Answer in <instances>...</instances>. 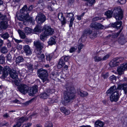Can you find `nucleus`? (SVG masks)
I'll return each mask as SVG.
<instances>
[{"label":"nucleus","instance_id":"obj_42","mask_svg":"<svg viewBox=\"0 0 127 127\" xmlns=\"http://www.w3.org/2000/svg\"><path fill=\"white\" fill-rule=\"evenodd\" d=\"M97 29H101L103 28L104 26L100 23H97Z\"/></svg>","mask_w":127,"mask_h":127},{"label":"nucleus","instance_id":"obj_52","mask_svg":"<svg viewBox=\"0 0 127 127\" xmlns=\"http://www.w3.org/2000/svg\"><path fill=\"white\" fill-rule=\"evenodd\" d=\"M110 80L111 81L115 80L116 79V77L114 75L111 76L109 78Z\"/></svg>","mask_w":127,"mask_h":127},{"label":"nucleus","instance_id":"obj_59","mask_svg":"<svg viewBox=\"0 0 127 127\" xmlns=\"http://www.w3.org/2000/svg\"><path fill=\"white\" fill-rule=\"evenodd\" d=\"M119 1L121 4H124L126 2V0H119Z\"/></svg>","mask_w":127,"mask_h":127},{"label":"nucleus","instance_id":"obj_22","mask_svg":"<svg viewBox=\"0 0 127 127\" xmlns=\"http://www.w3.org/2000/svg\"><path fill=\"white\" fill-rule=\"evenodd\" d=\"M62 112L66 115H68L70 113V111L64 107H61L60 108Z\"/></svg>","mask_w":127,"mask_h":127},{"label":"nucleus","instance_id":"obj_18","mask_svg":"<svg viewBox=\"0 0 127 127\" xmlns=\"http://www.w3.org/2000/svg\"><path fill=\"white\" fill-rule=\"evenodd\" d=\"M119 59L115 58L113 59L109 63V64L111 67H113L118 65L117 63L119 62Z\"/></svg>","mask_w":127,"mask_h":127},{"label":"nucleus","instance_id":"obj_61","mask_svg":"<svg viewBox=\"0 0 127 127\" xmlns=\"http://www.w3.org/2000/svg\"><path fill=\"white\" fill-rule=\"evenodd\" d=\"M3 43V41L1 39H0V49L2 46Z\"/></svg>","mask_w":127,"mask_h":127},{"label":"nucleus","instance_id":"obj_51","mask_svg":"<svg viewBox=\"0 0 127 127\" xmlns=\"http://www.w3.org/2000/svg\"><path fill=\"white\" fill-rule=\"evenodd\" d=\"M86 1H88L91 5H92L95 2V0H88Z\"/></svg>","mask_w":127,"mask_h":127},{"label":"nucleus","instance_id":"obj_44","mask_svg":"<svg viewBox=\"0 0 127 127\" xmlns=\"http://www.w3.org/2000/svg\"><path fill=\"white\" fill-rule=\"evenodd\" d=\"M11 57L10 54H8L6 56V60L7 61H9V62H11Z\"/></svg>","mask_w":127,"mask_h":127},{"label":"nucleus","instance_id":"obj_6","mask_svg":"<svg viewBox=\"0 0 127 127\" xmlns=\"http://www.w3.org/2000/svg\"><path fill=\"white\" fill-rule=\"evenodd\" d=\"M0 18L2 20L0 24V28L2 29H5L8 27V20L6 16L2 15Z\"/></svg>","mask_w":127,"mask_h":127},{"label":"nucleus","instance_id":"obj_5","mask_svg":"<svg viewBox=\"0 0 127 127\" xmlns=\"http://www.w3.org/2000/svg\"><path fill=\"white\" fill-rule=\"evenodd\" d=\"M37 72L39 74L40 78L42 80L43 82L45 81H48V73L46 70L40 69L37 70Z\"/></svg>","mask_w":127,"mask_h":127},{"label":"nucleus","instance_id":"obj_54","mask_svg":"<svg viewBox=\"0 0 127 127\" xmlns=\"http://www.w3.org/2000/svg\"><path fill=\"white\" fill-rule=\"evenodd\" d=\"M13 39L15 42L17 43H19L22 42V41L21 40H19L15 38H14Z\"/></svg>","mask_w":127,"mask_h":127},{"label":"nucleus","instance_id":"obj_29","mask_svg":"<svg viewBox=\"0 0 127 127\" xmlns=\"http://www.w3.org/2000/svg\"><path fill=\"white\" fill-rule=\"evenodd\" d=\"M23 59L22 57L19 56L16 58L15 62L16 64H19L23 62Z\"/></svg>","mask_w":127,"mask_h":127},{"label":"nucleus","instance_id":"obj_45","mask_svg":"<svg viewBox=\"0 0 127 127\" xmlns=\"http://www.w3.org/2000/svg\"><path fill=\"white\" fill-rule=\"evenodd\" d=\"M32 125V123H28L24 124L22 127H30Z\"/></svg>","mask_w":127,"mask_h":127},{"label":"nucleus","instance_id":"obj_12","mask_svg":"<svg viewBox=\"0 0 127 127\" xmlns=\"http://www.w3.org/2000/svg\"><path fill=\"white\" fill-rule=\"evenodd\" d=\"M119 92L113 93L110 96V98L111 101L112 102H116L118 101L119 98Z\"/></svg>","mask_w":127,"mask_h":127},{"label":"nucleus","instance_id":"obj_63","mask_svg":"<svg viewBox=\"0 0 127 127\" xmlns=\"http://www.w3.org/2000/svg\"><path fill=\"white\" fill-rule=\"evenodd\" d=\"M31 100H29L25 102V105L26 106L28 105L31 102Z\"/></svg>","mask_w":127,"mask_h":127},{"label":"nucleus","instance_id":"obj_13","mask_svg":"<svg viewBox=\"0 0 127 127\" xmlns=\"http://www.w3.org/2000/svg\"><path fill=\"white\" fill-rule=\"evenodd\" d=\"M67 17L71 18L70 20V24H69V27H70L72 26L73 23V21L74 20L75 18L73 17L74 14L73 13H65Z\"/></svg>","mask_w":127,"mask_h":127},{"label":"nucleus","instance_id":"obj_23","mask_svg":"<svg viewBox=\"0 0 127 127\" xmlns=\"http://www.w3.org/2000/svg\"><path fill=\"white\" fill-rule=\"evenodd\" d=\"M64 64L65 63L61 59L57 65V67L58 68H60L62 67Z\"/></svg>","mask_w":127,"mask_h":127},{"label":"nucleus","instance_id":"obj_2","mask_svg":"<svg viewBox=\"0 0 127 127\" xmlns=\"http://www.w3.org/2000/svg\"><path fill=\"white\" fill-rule=\"evenodd\" d=\"M20 12L24 14L23 15L19 16L18 18L20 21H23L24 24H25V22H27L30 19L29 15L28 13V8L27 5H25L21 9Z\"/></svg>","mask_w":127,"mask_h":127},{"label":"nucleus","instance_id":"obj_62","mask_svg":"<svg viewBox=\"0 0 127 127\" xmlns=\"http://www.w3.org/2000/svg\"><path fill=\"white\" fill-rule=\"evenodd\" d=\"M17 48L18 49H21L22 48V46L21 45H18L17 46Z\"/></svg>","mask_w":127,"mask_h":127},{"label":"nucleus","instance_id":"obj_50","mask_svg":"<svg viewBox=\"0 0 127 127\" xmlns=\"http://www.w3.org/2000/svg\"><path fill=\"white\" fill-rule=\"evenodd\" d=\"M84 46L82 44H80L79 46L78 49L79 51H78V52H80V50Z\"/></svg>","mask_w":127,"mask_h":127},{"label":"nucleus","instance_id":"obj_25","mask_svg":"<svg viewBox=\"0 0 127 127\" xmlns=\"http://www.w3.org/2000/svg\"><path fill=\"white\" fill-rule=\"evenodd\" d=\"M28 119V118L26 117H22L20 118L18 121V123H20L21 124V123L27 121Z\"/></svg>","mask_w":127,"mask_h":127},{"label":"nucleus","instance_id":"obj_33","mask_svg":"<svg viewBox=\"0 0 127 127\" xmlns=\"http://www.w3.org/2000/svg\"><path fill=\"white\" fill-rule=\"evenodd\" d=\"M115 24L116 28L117 29H118L120 28L121 26L122 25V22L121 21L117 22L115 23Z\"/></svg>","mask_w":127,"mask_h":127},{"label":"nucleus","instance_id":"obj_3","mask_svg":"<svg viewBox=\"0 0 127 127\" xmlns=\"http://www.w3.org/2000/svg\"><path fill=\"white\" fill-rule=\"evenodd\" d=\"M10 69L8 66H6L2 70V77L5 78L8 75V72H10L9 73L10 77L13 79H17L18 78V74L15 71L13 70L10 71Z\"/></svg>","mask_w":127,"mask_h":127},{"label":"nucleus","instance_id":"obj_47","mask_svg":"<svg viewBox=\"0 0 127 127\" xmlns=\"http://www.w3.org/2000/svg\"><path fill=\"white\" fill-rule=\"evenodd\" d=\"M123 90L125 94L126 95H127V85H124L123 88Z\"/></svg>","mask_w":127,"mask_h":127},{"label":"nucleus","instance_id":"obj_21","mask_svg":"<svg viewBox=\"0 0 127 127\" xmlns=\"http://www.w3.org/2000/svg\"><path fill=\"white\" fill-rule=\"evenodd\" d=\"M104 125L103 122L99 120L95 121L94 124L95 127H103Z\"/></svg>","mask_w":127,"mask_h":127},{"label":"nucleus","instance_id":"obj_30","mask_svg":"<svg viewBox=\"0 0 127 127\" xmlns=\"http://www.w3.org/2000/svg\"><path fill=\"white\" fill-rule=\"evenodd\" d=\"M24 31L27 34L30 33L32 32V29L28 27H26L24 29Z\"/></svg>","mask_w":127,"mask_h":127},{"label":"nucleus","instance_id":"obj_39","mask_svg":"<svg viewBox=\"0 0 127 127\" xmlns=\"http://www.w3.org/2000/svg\"><path fill=\"white\" fill-rule=\"evenodd\" d=\"M92 33V31L88 30H85L83 34L84 35H88Z\"/></svg>","mask_w":127,"mask_h":127},{"label":"nucleus","instance_id":"obj_58","mask_svg":"<svg viewBox=\"0 0 127 127\" xmlns=\"http://www.w3.org/2000/svg\"><path fill=\"white\" fill-rule=\"evenodd\" d=\"M33 6L32 5H31L28 8V12L29 11H32V9L33 8Z\"/></svg>","mask_w":127,"mask_h":127},{"label":"nucleus","instance_id":"obj_15","mask_svg":"<svg viewBox=\"0 0 127 127\" xmlns=\"http://www.w3.org/2000/svg\"><path fill=\"white\" fill-rule=\"evenodd\" d=\"M38 17L37 22L38 23L42 24L45 20V16L43 14H39Z\"/></svg>","mask_w":127,"mask_h":127},{"label":"nucleus","instance_id":"obj_37","mask_svg":"<svg viewBox=\"0 0 127 127\" xmlns=\"http://www.w3.org/2000/svg\"><path fill=\"white\" fill-rule=\"evenodd\" d=\"M33 31L34 32H41V28L39 26H37L33 29Z\"/></svg>","mask_w":127,"mask_h":127},{"label":"nucleus","instance_id":"obj_40","mask_svg":"<svg viewBox=\"0 0 127 127\" xmlns=\"http://www.w3.org/2000/svg\"><path fill=\"white\" fill-rule=\"evenodd\" d=\"M1 52L3 54L7 53V50L5 46L2 47L1 49Z\"/></svg>","mask_w":127,"mask_h":127},{"label":"nucleus","instance_id":"obj_46","mask_svg":"<svg viewBox=\"0 0 127 127\" xmlns=\"http://www.w3.org/2000/svg\"><path fill=\"white\" fill-rule=\"evenodd\" d=\"M122 30H121L120 31L118 32H117L116 33H114L113 34V36L114 37H116L118 36L119 35L121 31Z\"/></svg>","mask_w":127,"mask_h":127},{"label":"nucleus","instance_id":"obj_24","mask_svg":"<svg viewBox=\"0 0 127 127\" xmlns=\"http://www.w3.org/2000/svg\"><path fill=\"white\" fill-rule=\"evenodd\" d=\"M18 32L21 38L24 39L25 38L26 35L25 33L22 31L20 30H19L18 31Z\"/></svg>","mask_w":127,"mask_h":127},{"label":"nucleus","instance_id":"obj_53","mask_svg":"<svg viewBox=\"0 0 127 127\" xmlns=\"http://www.w3.org/2000/svg\"><path fill=\"white\" fill-rule=\"evenodd\" d=\"M76 49L74 47H72L69 50V52L70 53L74 52L76 50Z\"/></svg>","mask_w":127,"mask_h":127},{"label":"nucleus","instance_id":"obj_19","mask_svg":"<svg viewBox=\"0 0 127 127\" xmlns=\"http://www.w3.org/2000/svg\"><path fill=\"white\" fill-rule=\"evenodd\" d=\"M50 91V90H49L47 91V93L44 92L41 93L40 95V98L44 99H46L49 96L50 93H51Z\"/></svg>","mask_w":127,"mask_h":127},{"label":"nucleus","instance_id":"obj_36","mask_svg":"<svg viewBox=\"0 0 127 127\" xmlns=\"http://www.w3.org/2000/svg\"><path fill=\"white\" fill-rule=\"evenodd\" d=\"M5 58L2 55L0 56V64H3L5 63Z\"/></svg>","mask_w":127,"mask_h":127},{"label":"nucleus","instance_id":"obj_8","mask_svg":"<svg viewBox=\"0 0 127 127\" xmlns=\"http://www.w3.org/2000/svg\"><path fill=\"white\" fill-rule=\"evenodd\" d=\"M43 29L45 30L44 32L47 36L53 34L54 30L52 29L50 26L45 25L43 27Z\"/></svg>","mask_w":127,"mask_h":127},{"label":"nucleus","instance_id":"obj_31","mask_svg":"<svg viewBox=\"0 0 127 127\" xmlns=\"http://www.w3.org/2000/svg\"><path fill=\"white\" fill-rule=\"evenodd\" d=\"M94 59L95 62H99L101 61H102V57L100 56H95Z\"/></svg>","mask_w":127,"mask_h":127},{"label":"nucleus","instance_id":"obj_34","mask_svg":"<svg viewBox=\"0 0 127 127\" xmlns=\"http://www.w3.org/2000/svg\"><path fill=\"white\" fill-rule=\"evenodd\" d=\"M70 58L69 56H64L62 57L61 59L62 60H64L65 62H67Z\"/></svg>","mask_w":127,"mask_h":127},{"label":"nucleus","instance_id":"obj_1","mask_svg":"<svg viewBox=\"0 0 127 127\" xmlns=\"http://www.w3.org/2000/svg\"><path fill=\"white\" fill-rule=\"evenodd\" d=\"M67 89V91L64 94V99L66 103H68L74 99L75 90L74 87L71 86L68 87Z\"/></svg>","mask_w":127,"mask_h":127},{"label":"nucleus","instance_id":"obj_4","mask_svg":"<svg viewBox=\"0 0 127 127\" xmlns=\"http://www.w3.org/2000/svg\"><path fill=\"white\" fill-rule=\"evenodd\" d=\"M112 12L117 20H120L122 19L123 15L122 10L120 7H115Z\"/></svg>","mask_w":127,"mask_h":127},{"label":"nucleus","instance_id":"obj_28","mask_svg":"<svg viewBox=\"0 0 127 127\" xmlns=\"http://www.w3.org/2000/svg\"><path fill=\"white\" fill-rule=\"evenodd\" d=\"M48 43L50 45H52L55 44L56 42L55 41V39L53 37H51L49 39V41L48 42Z\"/></svg>","mask_w":127,"mask_h":127},{"label":"nucleus","instance_id":"obj_14","mask_svg":"<svg viewBox=\"0 0 127 127\" xmlns=\"http://www.w3.org/2000/svg\"><path fill=\"white\" fill-rule=\"evenodd\" d=\"M23 50L26 55H30L32 53L30 48L28 45L24 46H23Z\"/></svg>","mask_w":127,"mask_h":127},{"label":"nucleus","instance_id":"obj_55","mask_svg":"<svg viewBox=\"0 0 127 127\" xmlns=\"http://www.w3.org/2000/svg\"><path fill=\"white\" fill-rule=\"evenodd\" d=\"M21 126V124L20 123L17 122L16 125L14 126L13 127H20Z\"/></svg>","mask_w":127,"mask_h":127},{"label":"nucleus","instance_id":"obj_10","mask_svg":"<svg viewBox=\"0 0 127 127\" xmlns=\"http://www.w3.org/2000/svg\"><path fill=\"white\" fill-rule=\"evenodd\" d=\"M41 51L37 50L36 52L37 57L39 61L40 62H45V55L44 54H41Z\"/></svg>","mask_w":127,"mask_h":127},{"label":"nucleus","instance_id":"obj_60","mask_svg":"<svg viewBox=\"0 0 127 127\" xmlns=\"http://www.w3.org/2000/svg\"><path fill=\"white\" fill-rule=\"evenodd\" d=\"M101 19L98 17H95L93 19V21H96L98 20H100Z\"/></svg>","mask_w":127,"mask_h":127},{"label":"nucleus","instance_id":"obj_11","mask_svg":"<svg viewBox=\"0 0 127 127\" xmlns=\"http://www.w3.org/2000/svg\"><path fill=\"white\" fill-rule=\"evenodd\" d=\"M127 70V63H124L120 66L118 67L117 71L118 74L121 75L123 74L124 71L125 70Z\"/></svg>","mask_w":127,"mask_h":127},{"label":"nucleus","instance_id":"obj_7","mask_svg":"<svg viewBox=\"0 0 127 127\" xmlns=\"http://www.w3.org/2000/svg\"><path fill=\"white\" fill-rule=\"evenodd\" d=\"M19 91L24 94H25L28 92L29 88L26 85L22 84L18 87Z\"/></svg>","mask_w":127,"mask_h":127},{"label":"nucleus","instance_id":"obj_35","mask_svg":"<svg viewBox=\"0 0 127 127\" xmlns=\"http://www.w3.org/2000/svg\"><path fill=\"white\" fill-rule=\"evenodd\" d=\"M97 23L95 22H93L90 25V26L92 28L97 29Z\"/></svg>","mask_w":127,"mask_h":127},{"label":"nucleus","instance_id":"obj_9","mask_svg":"<svg viewBox=\"0 0 127 127\" xmlns=\"http://www.w3.org/2000/svg\"><path fill=\"white\" fill-rule=\"evenodd\" d=\"M38 87L36 85H35L32 87L29 88L28 92L29 95L30 96H33L37 93L38 92Z\"/></svg>","mask_w":127,"mask_h":127},{"label":"nucleus","instance_id":"obj_27","mask_svg":"<svg viewBox=\"0 0 127 127\" xmlns=\"http://www.w3.org/2000/svg\"><path fill=\"white\" fill-rule=\"evenodd\" d=\"M79 95L81 96H86L88 95V93L85 92L80 91L78 92Z\"/></svg>","mask_w":127,"mask_h":127},{"label":"nucleus","instance_id":"obj_48","mask_svg":"<svg viewBox=\"0 0 127 127\" xmlns=\"http://www.w3.org/2000/svg\"><path fill=\"white\" fill-rule=\"evenodd\" d=\"M109 56L110 55H109L107 54L104 56L103 57H102V61L106 60L108 58Z\"/></svg>","mask_w":127,"mask_h":127},{"label":"nucleus","instance_id":"obj_20","mask_svg":"<svg viewBox=\"0 0 127 127\" xmlns=\"http://www.w3.org/2000/svg\"><path fill=\"white\" fill-rule=\"evenodd\" d=\"M117 92H119L116 89V87L115 86H113L111 87L110 88L107 90L106 93L107 94H108Z\"/></svg>","mask_w":127,"mask_h":127},{"label":"nucleus","instance_id":"obj_38","mask_svg":"<svg viewBox=\"0 0 127 127\" xmlns=\"http://www.w3.org/2000/svg\"><path fill=\"white\" fill-rule=\"evenodd\" d=\"M47 36L44 33H42L40 36V39L42 41H44V39Z\"/></svg>","mask_w":127,"mask_h":127},{"label":"nucleus","instance_id":"obj_57","mask_svg":"<svg viewBox=\"0 0 127 127\" xmlns=\"http://www.w3.org/2000/svg\"><path fill=\"white\" fill-rule=\"evenodd\" d=\"M84 15V14H82L80 15H78L77 16V19L79 20H80L81 19V17H82Z\"/></svg>","mask_w":127,"mask_h":127},{"label":"nucleus","instance_id":"obj_26","mask_svg":"<svg viewBox=\"0 0 127 127\" xmlns=\"http://www.w3.org/2000/svg\"><path fill=\"white\" fill-rule=\"evenodd\" d=\"M112 11L108 10L105 12V14L106 15L107 18H109L112 17Z\"/></svg>","mask_w":127,"mask_h":127},{"label":"nucleus","instance_id":"obj_16","mask_svg":"<svg viewBox=\"0 0 127 127\" xmlns=\"http://www.w3.org/2000/svg\"><path fill=\"white\" fill-rule=\"evenodd\" d=\"M58 18L61 22L62 25H64L66 23V19L63 16L62 13H59L58 15Z\"/></svg>","mask_w":127,"mask_h":127},{"label":"nucleus","instance_id":"obj_41","mask_svg":"<svg viewBox=\"0 0 127 127\" xmlns=\"http://www.w3.org/2000/svg\"><path fill=\"white\" fill-rule=\"evenodd\" d=\"M52 56L51 55H47L46 56V59L47 61L50 62L52 58Z\"/></svg>","mask_w":127,"mask_h":127},{"label":"nucleus","instance_id":"obj_43","mask_svg":"<svg viewBox=\"0 0 127 127\" xmlns=\"http://www.w3.org/2000/svg\"><path fill=\"white\" fill-rule=\"evenodd\" d=\"M125 85L123 84H119L118 85V87L117 88H116L117 89V90H121V89H122L123 90V88L124 86V85Z\"/></svg>","mask_w":127,"mask_h":127},{"label":"nucleus","instance_id":"obj_17","mask_svg":"<svg viewBox=\"0 0 127 127\" xmlns=\"http://www.w3.org/2000/svg\"><path fill=\"white\" fill-rule=\"evenodd\" d=\"M33 43L34 46L37 48L39 49V50H41L43 48V43L37 41H35Z\"/></svg>","mask_w":127,"mask_h":127},{"label":"nucleus","instance_id":"obj_32","mask_svg":"<svg viewBox=\"0 0 127 127\" xmlns=\"http://www.w3.org/2000/svg\"><path fill=\"white\" fill-rule=\"evenodd\" d=\"M1 37L4 39H5L8 38L9 37V34L7 32H6L3 33Z\"/></svg>","mask_w":127,"mask_h":127},{"label":"nucleus","instance_id":"obj_64","mask_svg":"<svg viewBox=\"0 0 127 127\" xmlns=\"http://www.w3.org/2000/svg\"><path fill=\"white\" fill-rule=\"evenodd\" d=\"M45 127H53L52 124L51 123H49L48 125Z\"/></svg>","mask_w":127,"mask_h":127},{"label":"nucleus","instance_id":"obj_56","mask_svg":"<svg viewBox=\"0 0 127 127\" xmlns=\"http://www.w3.org/2000/svg\"><path fill=\"white\" fill-rule=\"evenodd\" d=\"M27 66L29 69H31V70H32V64H29L28 65H27Z\"/></svg>","mask_w":127,"mask_h":127},{"label":"nucleus","instance_id":"obj_49","mask_svg":"<svg viewBox=\"0 0 127 127\" xmlns=\"http://www.w3.org/2000/svg\"><path fill=\"white\" fill-rule=\"evenodd\" d=\"M102 76L104 79H106L108 78V73H102Z\"/></svg>","mask_w":127,"mask_h":127}]
</instances>
